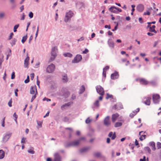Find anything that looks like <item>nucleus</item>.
<instances>
[{
    "mask_svg": "<svg viewBox=\"0 0 161 161\" xmlns=\"http://www.w3.org/2000/svg\"><path fill=\"white\" fill-rule=\"evenodd\" d=\"M57 50L56 47H54L52 48L51 56L49 59L48 62H51L53 61L55 59L56 56V51Z\"/></svg>",
    "mask_w": 161,
    "mask_h": 161,
    "instance_id": "1",
    "label": "nucleus"
},
{
    "mask_svg": "<svg viewBox=\"0 0 161 161\" xmlns=\"http://www.w3.org/2000/svg\"><path fill=\"white\" fill-rule=\"evenodd\" d=\"M30 91L31 94L34 95L31 99V101H32L36 97V95L37 93L36 86H31Z\"/></svg>",
    "mask_w": 161,
    "mask_h": 161,
    "instance_id": "2",
    "label": "nucleus"
},
{
    "mask_svg": "<svg viewBox=\"0 0 161 161\" xmlns=\"http://www.w3.org/2000/svg\"><path fill=\"white\" fill-rule=\"evenodd\" d=\"M109 10L111 12L115 14H118L122 11L120 8H117L114 6H112L109 8Z\"/></svg>",
    "mask_w": 161,
    "mask_h": 161,
    "instance_id": "3",
    "label": "nucleus"
},
{
    "mask_svg": "<svg viewBox=\"0 0 161 161\" xmlns=\"http://www.w3.org/2000/svg\"><path fill=\"white\" fill-rule=\"evenodd\" d=\"M55 65L52 64L48 65L47 68V72L48 73H52L53 72L55 69Z\"/></svg>",
    "mask_w": 161,
    "mask_h": 161,
    "instance_id": "4",
    "label": "nucleus"
},
{
    "mask_svg": "<svg viewBox=\"0 0 161 161\" xmlns=\"http://www.w3.org/2000/svg\"><path fill=\"white\" fill-rule=\"evenodd\" d=\"M74 14L72 12L69 11L67 12L64 18V21L65 22H67L73 16Z\"/></svg>",
    "mask_w": 161,
    "mask_h": 161,
    "instance_id": "5",
    "label": "nucleus"
},
{
    "mask_svg": "<svg viewBox=\"0 0 161 161\" xmlns=\"http://www.w3.org/2000/svg\"><path fill=\"white\" fill-rule=\"evenodd\" d=\"M153 100L155 103H158L159 101L160 97L158 94H154L153 95Z\"/></svg>",
    "mask_w": 161,
    "mask_h": 161,
    "instance_id": "6",
    "label": "nucleus"
},
{
    "mask_svg": "<svg viewBox=\"0 0 161 161\" xmlns=\"http://www.w3.org/2000/svg\"><path fill=\"white\" fill-rule=\"evenodd\" d=\"M97 92L101 96L104 94V91L103 89L100 86H97L96 87Z\"/></svg>",
    "mask_w": 161,
    "mask_h": 161,
    "instance_id": "7",
    "label": "nucleus"
},
{
    "mask_svg": "<svg viewBox=\"0 0 161 161\" xmlns=\"http://www.w3.org/2000/svg\"><path fill=\"white\" fill-rule=\"evenodd\" d=\"M139 135L140 136L139 139L141 141H142L146 138L147 133L146 132L141 131L139 132Z\"/></svg>",
    "mask_w": 161,
    "mask_h": 161,
    "instance_id": "8",
    "label": "nucleus"
},
{
    "mask_svg": "<svg viewBox=\"0 0 161 161\" xmlns=\"http://www.w3.org/2000/svg\"><path fill=\"white\" fill-rule=\"evenodd\" d=\"M136 80L139 81L142 85H147L149 83V82L144 79L139 78L136 79Z\"/></svg>",
    "mask_w": 161,
    "mask_h": 161,
    "instance_id": "9",
    "label": "nucleus"
},
{
    "mask_svg": "<svg viewBox=\"0 0 161 161\" xmlns=\"http://www.w3.org/2000/svg\"><path fill=\"white\" fill-rule=\"evenodd\" d=\"M123 107L122 104L119 103H116L112 107V108L114 110H120L123 108Z\"/></svg>",
    "mask_w": 161,
    "mask_h": 161,
    "instance_id": "10",
    "label": "nucleus"
},
{
    "mask_svg": "<svg viewBox=\"0 0 161 161\" xmlns=\"http://www.w3.org/2000/svg\"><path fill=\"white\" fill-rule=\"evenodd\" d=\"M119 115L117 113L112 114V120L113 122H114L119 118Z\"/></svg>",
    "mask_w": 161,
    "mask_h": 161,
    "instance_id": "11",
    "label": "nucleus"
},
{
    "mask_svg": "<svg viewBox=\"0 0 161 161\" xmlns=\"http://www.w3.org/2000/svg\"><path fill=\"white\" fill-rule=\"evenodd\" d=\"M82 59V57L80 55H77L73 60L74 63H77L80 61Z\"/></svg>",
    "mask_w": 161,
    "mask_h": 161,
    "instance_id": "12",
    "label": "nucleus"
},
{
    "mask_svg": "<svg viewBox=\"0 0 161 161\" xmlns=\"http://www.w3.org/2000/svg\"><path fill=\"white\" fill-rule=\"evenodd\" d=\"M104 124L106 126L109 125L111 124L109 117H107L105 118L104 120Z\"/></svg>",
    "mask_w": 161,
    "mask_h": 161,
    "instance_id": "13",
    "label": "nucleus"
},
{
    "mask_svg": "<svg viewBox=\"0 0 161 161\" xmlns=\"http://www.w3.org/2000/svg\"><path fill=\"white\" fill-rule=\"evenodd\" d=\"M137 10L140 12H142L144 9V6L142 4H140L137 6Z\"/></svg>",
    "mask_w": 161,
    "mask_h": 161,
    "instance_id": "14",
    "label": "nucleus"
},
{
    "mask_svg": "<svg viewBox=\"0 0 161 161\" xmlns=\"http://www.w3.org/2000/svg\"><path fill=\"white\" fill-rule=\"evenodd\" d=\"M123 122V120L122 119H120L119 121L115 123L114 124V127H117L121 126Z\"/></svg>",
    "mask_w": 161,
    "mask_h": 161,
    "instance_id": "15",
    "label": "nucleus"
},
{
    "mask_svg": "<svg viewBox=\"0 0 161 161\" xmlns=\"http://www.w3.org/2000/svg\"><path fill=\"white\" fill-rule=\"evenodd\" d=\"M151 98L147 97L144 99V103L146 105H149L151 103Z\"/></svg>",
    "mask_w": 161,
    "mask_h": 161,
    "instance_id": "16",
    "label": "nucleus"
},
{
    "mask_svg": "<svg viewBox=\"0 0 161 161\" xmlns=\"http://www.w3.org/2000/svg\"><path fill=\"white\" fill-rule=\"evenodd\" d=\"M119 75L117 72H115L112 74L111 75V78L112 79L114 80L118 78Z\"/></svg>",
    "mask_w": 161,
    "mask_h": 161,
    "instance_id": "17",
    "label": "nucleus"
},
{
    "mask_svg": "<svg viewBox=\"0 0 161 161\" xmlns=\"http://www.w3.org/2000/svg\"><path fill=\"white\" fill-rule=\"evenodd\" d=\"M108 43L109 46L112 48H114V43L111 39H109L108 41Z\"/></svg>",
    "mask_w": 161,
    "mask_h": 161,
    "instance_id": "18",
    "label": "nucleus"
},
{
    "mask_svg": "<svg viewBox=\"0 0 161 161\" xmlns=\"http://www.w3.org/2000/svg\"><path fill=\"white\" fill-rule=\"evenodd\" d=\"M108 136L110 137H111V139L112 140L115 139L116 137L115 133L114 132L113 133L112 132H110L108 134Z\"/></svg>",
    "mask_w": 161,
    "mask_h": 161,
    "instance_id": "19",
    "label": "nucleus"
},
{
    "mask_svg": "<svg viewBox=\"0 0 161 161\" xmlns=\"http://www.w3.org/2000/svg\"><path fill=\"white\" fill-rule=\"evenodd\" d=\"M84 139V138L82 137V138H80L79 140L75 141L74 142L72 143V145H73V146H77L80 143V141L81 140H83Z\"/></svg>",
    "mask_w": 161,
    "mask_h": 161,
    "instance_id": "20",
    "label": "nucleus"
},
{
    "mask_svg": "<svg viewBox=\"0 0 161 161\" xmlns=\"http://www.w3.org/2000/svg\"><path fill=\"white\" fill-rule=\"evenodd\" d=\"M54 161H60V157L58 153H56L55 154Z\"/></svg>",
    "mask_w": 161,
    "mask_h": 161,
    "instance_id": "21",
    "label": "nucleus"
},
{
    "mask_svg": "<svg viewBox=\"0 0 161 161\" xmlns=\"http://www.w3.org/2000/svg\"><path fill=\"white\" fill-rule=\"evenodd\" d=\"M29 57L27 56L25 60L24 66L25 67H27L29 64Z\"/></svg>",
    "mask_w": 161,
    "mask_h": 161,
    "instance_id": "22",
    "label": "nucleus"
},
{
    "mask_svg": "<svg viewBox=\"0 0 161 161\" xmlns=\"http://www.w3.org/2000/svg\"><path fill=\"white\" fill-rule=\"evenodd\" d=\"M149 145L151 147L152 150H155L156 149L155 144L154 142H150L149 143Z\"/></svg>",
    "mask_w": 161,
    "mask_h": 161,
    "instance_id": "23",
    "label": "nucleus"
},
{
    "mask_svg": "<svg viewBox=\"0 0 161 161\" xmlns=\"http://www.w3.org/2000/svg\"><path fill=\"white\" fill-rule=\"evenodd\" d=\"M149 29V31L150 32H154L155 33H156L157 32L155 30V25H153L152 26H150Z\"/></svg>",
    "mask_w": 161,
    "mask_h": 161,
    "instance_id": "24",
    "label": "nucleus"
},
{
    "mask_svg": "<svg viewBox=\"0 0 161 161\" xmlns=\"http://www.w3.org/2000/svg\"><path fill=\"white\" fill-rule=\"evenodd\" d=\"M4 152L3 150H0V159H2L4 157Z\"/></svg>",
    "mask_w": 161,
    "mask_h": 161,
    "instance_id": "25",
    "label": "nucleus"
},
{
    "mask_svg": "<svg viewBox=\"0 0 161 161\" xmlns=\"http://www.w3.org/2000/svg\"><path fill=\"white\" fill-rule=\"evenodd\" d=\"M70 105V103H68L62 106L61 107V108L62 110H64L65 109L66 107L69 106Z\"/></svg>",
    "mask_w": 161,
    "mask_h": 161,
    "instance_id": "26",
    "label": "nucleus"
},
{
    "mask_svg": "<svg viewBox=\"0 0 161 161\" xmlns=\"http://www.w3.org/2000/svg\"><path fill=\"white\" fill-rule=\"evenodd\" d=\"M62 80L63 82H66L68 81L67 77L66 75H65L63 76V78L62 79Z\"/></svg>",
    "mask_w": 161,
    "mask_h": 161,
    "instance_id": "27",
    "label": "nucleus"
},
{
    "mask_svg": "<svg viewBox=\"0 0 161 161\" xmlns=\"http://www.w3.org/2000/svg\"><path fill=\"white\" fill-rule=\"evenodd\" d=\"M63 55L64 57H71L72 56V55L71 53H64Z\"/></svg>",
    "mask_w": 161,
    "mask_h": 161,
    "instance_id": "28",
    "label": "nucleus"
},
{
    "mask_svg": "<svg viewBox=\"0 0 161 161\" xmlns=\"http://www.w3.org/2000/svg\"><path fill=\"white\" fill-rule=\"evenodd\" d=\"M137 111H136V112H133V114H132L131 113V114H130V116L131 117H133V116L134 115H135L137 113V112H138L140 110L139 109V108H138L137 109Z\"/></svg>",
    "mask_w": 161,
    "mask_h": 161,
    "instance_id": "29",
    "label": "nucleus"
},
{
    "mask_svg": "<svg viewBox=\"0 0 161 161\" xmlns=\"http://www.w3.org/2000/svg\"><path fill=\"white\" fill-rule=\"evenodd\" d=\"M33 149H34L33 147L31 148L28 150V152L31 154H34L35 153V152L33 150Z\"/></svg>",
    "mask_w": 161,
    "mask_h": 161,
    "instance_id": "30",
    "label": "nucleus"
},
{
    "mask_svg": "<svg viewBox=\"0 0 161 161\" xmlns=\"http://www.w3.org/2000/svg\"><path fill=\"white\" fill-rule=\"evenodd\" d=\"M27 39V36H25L23 37L22 40V42L23 43H24V42L26 41Z\"/></svg>",
    "mask_w": 161,
    "mask_h": 161,
    "instance_id": "31",
    "label": "nucleus"
},
{
    "mask_svg": "<svg viewBox=\"0 0 161 161\" xmlns=\"http://www.w3.org/2000/svg\"><path fill=\"white\" fill-rule=\"evenodd\" d=\"M94 156L96 157H100L101 156V154L99 152H97L94 153Z\"/></svg>",
    "mask_w": 161,
    "mask_h": 161,
    "instance_id": "32",
    "label": "nucleus"
},
{
    "mask_svg": "<svg viewBox=\"0 0 161 161\" xmlns=\"http://www.w3.org/2000/svg\"><path fill=\"white\" fill-rule=\"evenodd\" d=\"M19 25V24H17L16 25H15L14 27V32H15L17 31V29L18 28Z\"/></svg>",
    "mask_w": 161,
    "mask_h": 161,
    "instance_id": "33",
    "label": "nucleus"
},
{
    "mask_svg": "<svg viewBox=\"0 0 161 161\" xmlns=\"http://www.w3.org/2000/svg\"><path fill=\"white\" fill-rule=\"evenodd\" d=\"M145 150L146 151H147L149 153H150L151 152V150L148 147H146L145 148Z\"/></svg>",
    "mask_w": 161,
    "mask_h": 161,
    "instance_id": "34",
    "label": "nucleus"
},
{
    "mask_svg": "<svg viewBox=\"0 0 161 161\" xmlns=\"http://www.w3.org/2000/svg\"><path fill=\"white\" fill-rule=\"evenodd\" d=\"M145 15H149L150 14V12L149 11H147L146 12H144L143 14Z\"/></svg>",
    "mask_w": 161,
    "mask_h": 161,
    "instance_id": "35",
    "label": "nucleus"
},
{
    "mask_svg": "<svg viewBox=\"0 0 161 161\" xmlns=\"http://www.w3.org/2000/svg\"><path fill=\"white\" fill-rule=\"evenodd\" d=\"M113 97V96L111 95H110L109 94H107L106 97V98L108 99L109 98H111Z\"/></svg>",
    "mask_w": 161,
    "mask_h": 161,
    "instance_id": "36",
    "label": "nucleus"
},
{
    "mask_svg": "<svg viewBox=\"0 0 161 161\" xmlns=\"http://www.w3.org/2000/svg\"><path fill=\"white\" fill-rule=\"evenodd\" d=\"M140 161H148V158L146 159V157L145 156H144L143 159L141 158L140 159Z\"/></svg>",
    "mask_w": 161,
    "mask_h": 161,
    "instance_id": "37",
    "label": "nucleus"
},
{
    "mask_svg": "<svg viewBox=\"0 0 161 161\" xmlns=\"http://www.w3.org/2000/svg\"><path fill=\"white\" fill-rule=\"evenodd\" d=\"M94 105L95 107H98L99 105V101L98 100L96 101L94 103Z\"/></svg>",
    "mask_w": 161,
    "mask_h": 161,
    "instance_id": "38",
    "label": "nucleus"
},
{
    "mask_svg": "<svg viewBox=\"0 0 161 161\" xmlns=\"http://www.w3.org/2000/svg\"><path fill=\"white\" fill-rule=\"evenodd\" d=\"M30 81L29 80V76H27V78L26 80H25V82L26 83H28Z\"/></svg>",
    "mask_w": 161,
    "mask_h": 161,
    "instance_id": "39",
    "label": "nucleus"
},
{
    "mask_svg": "<svg viewBox=\"0 0 161 161\" xmlns=\"http://www.w3.org/2000/svg\"><path fill=\"white\" fill-rule=\"evenodd\" d=\"M34 73H31L30 75V77L31 79L32 80L33 79V78L34 77Z\"/></svg>",
    "mask_w": 161,
    "mask_h": 161,
    "instance_id": "40",
    "label": "nucleus"
},
{
    "mask_svg": "<svg viewBox=\"0 0 161 161\" xmlns=\"http://www.w3.org/2000/svg\"><path fill=\"white\" fill-rule=\"evenodd\" d=\"M157 147L158 148H161V143L159 142H158L157 143Z\"/></svg>",
    "mask_w": 161,
    "mask_h": 161,
    "instance_id": "41",
    "label": "nucleus"
},
{
    "mask_svg": "<svg viewBox=\"0 0 161 161\" xmlns=\"http://www.w3.org/2000/svg\"><path fill=\"white\" fill-rule=\"evenodd\" d=\"M91 121V119L89 118H87L86 120V123L87 124L89 123Z\"/></svg>",
    "mask_w": 161,
    "mask_h": 161,
    "instance_id": "42",
    "label": "nucleus"
},
{
    "mask_svg": "<svg viewBox=\"0 0 161 161\" xmlns=\"http://www.w3.org/2000/svg\"><path fill=\"white\" fill-rule=\"evenodd\" d=\"M81 91L82 92H83L85 91V87L84 86H81Z\"/></svg>",
    "mask_w": 161,
    "mask_h": 161,
    "instance_id": "43",
    "label": "nucleus"
},
{
    "mask_svg": "<svg viewBox=\"0 0 161 161\" xmlns=\"http://www.w3.org/2000/svg\"><path fill=\"white\" fill-rule=\"evenodd\" d=\"M15 77V73L14 72H13L11 75V79H14Z\"/></svg>",
    "mask_w": 161,
    "mask_h": 161,
    "instance_id": "44",
    "label": "nucleus"
},
{
    "mask_svg": "<svg viewBox=\"0 0 161 161\" xmlns=\"http://www.w3.org/2000/svg\"><path fill=\"white\" fill-rule=\"evenodd\" d=\"M12 99H11L8 103V105L9 107H11L12 106Z\"/></svg>",
    "mask_w": 161,
    "mask_h": 161,
    "instance_id": "45",
    "label": "nucleus"
},
{
    "mask_svg": "<svg viewBox=\"0 0 161 161\" xmlns=\"http://www.w3.org/2000/svg\"><path fill=\"white\" fill-rule=\"evenodd\" d=\"M26 140V138H25L23 137L21 140V143H25V141Z\"/></svg>",
    "mask_w": 161,
    "mask_h": 161,
    "instance_id": "46",
    "label": "nucleus"
},
{
    "mask_svg": "<svg viewBox=\"0 0 161 161\" xmlns=\"http://www.w3.org/2000/svg\"><path fill=\"white\" fill-rule=\"evenodd\" d=\"M14 35V34L13 32L11 33L10 36L8 38L9 40H10L13 37Z\"/></svg>",
    "mask_w": 161,
    "mask_h": 161,
    "instance_id": "47",
    "label": "nucleus"
},
{
    "mask_svg": "<svg viewBox=\"0 0 161 161\" xmlns=\"http://www.w3.org/2000/svg\"><path fill=\"white\" fill-rule=\"evenodd\" d=\"M33 13L32 12H31L29 14V16L30 18H32L33 17Z\"/></svg>",
    "mask_w": 161,
    "mask_h": 161,
    "instance_id": "48",
    "label": "nucleus"
},
{
    "mask_svg": "<svg viewBox=\"0 0 161 161\" xmlns=\"http://www.w3.org/2000/svg\"><path fill=\"white\" fill-rule=\"evenodd\" d=\"M131 7L132 8V12H134L135 10V5H131Z\"/></svg>",
    "mask_w": 161,
    "mask_h": 161,
    "instance_id": "49",
    "label": "nucleus"
},
{
    "mask_svg": "<svg viewBox=\"0 0 161 161\" xmlns=\"http://www.w3.org/2000/svg\"><path fill=\"white\" fill-rule=\"evenodd\" d=\"M13 116L15 118V120L16 121V120H17V117H18V116L17 115H16V114L15 113H14V114L13 115Z\"/></svg>",
    "mask_w": 161,
    "mask_h": 161,
    "instance_id": "50",
    "label": "nucleus"
},
{
    "mask_svg": "<svg viewBox=\"0 0 161 161\" xmlns=\"http://www.w3.org/2000/svg\"><path fill=\"white\" fill-rule=\"evenodd\" d=\"M109 68V67L108 66H106L103 69V71H106L108 70Z\"/></svg>",
    "mask_w": 161,
    "mask_h": 161,
    "instance_id": "51",
    "label": "nucleus"
},
{
    "mask_svg": "<svg viewBox=\"0 0 161 161\" xmlns=\"http://www.w3.org/2000/svg\"><path fill=\"white\" fill-rule=\"evenodd\" d=\"M155 21H153L152 22H148V25L147 27H150V24H155Z\"/></svg>",
    "mask_w": 161,
    "mask_h": 161,
    "instance_id": "52",
    "label": "nucleus"
},
{
    "mask_svg": "<svg viewBox=\"0 0 161 161\" xmlns=\"http://www.w3.org/2000/svg\"><path fill=\"white\" fill-rule=\"evenodd\" d=\"M135 144L136 146H138V147L139 146V143L137 140H135Z\"/></svg>",
    "mask_w": 161,
    "mask_h": 161,
    "instance_id": "53",
    "label": "nucleus"
},
{
    "mask_svg": "<svg viewBox=\"0 0 161 161\" xmlns=\"http://www.w3.org/2000/svg\"><path fill=\"white\" fill-rule=\"evenodd\" d=\"M5 119V117L3 118L2 122V126L3 127H4Z\"/></svg>",
    "mask_w": 161,
    "mask_h": 161,
    "instance_id": "54",
    "label": "nucleus"
},
{
    "mask_svg": "<svg viewBox=\"0 0 161 161\" xmlns=\"http://www.w3.org/2000/svg\"><path fill=\"white\" fill-rule=\"evenodd\" d=\"M88 52V50L87 49H86L83 52V53H86Z\"/></svg>",
    "mask_w": 161,
    "mask_h": 161,
    "instance_id": "55",
    "label": "nucleus"
},
{
    "mask_svg": "<svg viewBox=\"0 0 161 161\" xmlns=\"http://www.w3.org/2000/svg\"><path fill=\"white\" fill-rule=\"evenodd\" d=\"M18 92V89H16L15 90V96L16 97L18 96V93L17 92Z\"/></svg>",
    "mask_w": 161,
    "mask_h": 161,
    "instance_id": "56",
    "label": "nucleus"
},
{
    "mask_svg": "<svg viewBox=\"0 0 161 161\" xmlns=\"http://www.w3.org/2000/svg\"><path fill=\"white\" fill-rule=\"evenodd\" d=\"M103 76L104 77H106V71L103 70Z\"/></svg>",
    "mask_w": 161,
    "mask_h": 161,
    "instance_id": "57",
    "label": "nucleus"
},
{
    "mask_svg": "<svg viewBox=\"0 0 161 161\" xmlns=\"http://www.w3.org/2000/svg\"><path fill=\"white\" fill-rule=\"evenodd\" d=\"M108 34L109 36H111L113 34V33L110 31H109L108 32Z\"/></svg>",
    "mask_w": 161,
    "mask_h": 161,
    "instance_id": "58",
    "label": "nucleus"
},
{
    "mask_svg": "<svg viewBox=\"0 0 161 161\" xmlns=\"http://www.w3.org/2000/svg\"><path fill=\"white\" fill-rule=\"evenodd\" d=\"M43 100L45 101V100H46L47 101H51V99H48V98H44L43 99Z\"/></svg>",
    "mask_w": 161,
    "mask_h": 161,
    "instance_id": "59",
    "label": "nucleus"
},
{
    "mask_svg": "<svg viewBox=\"0 0 161 161\" xmlns=\"http://www.w3.org/2000/svg\"><path fill=\"white\" fill-rule=\"evenodd\" d=\"M105 28H108L109 29H111V27H110V26L109 25H105Z\"/></svg>",
    "mask_w": 161,
    "mask_h": 161,
    "instance_id": "60",
    "label": "nucleus"
},
{
    "mask_svg": "<svg viewBox=\"0 0 161 161\" xmlns=\"http://www.w3.org/2000/svg\"><path fill=\"white\" fill-rule=\"evenodd\" d=\"M140 55V56L142 57H144L146 55V54L145 53H141Z\"/></svg>",
    "mask_w": 161,
    "mask_h": 161,
    "instance_id": "61",
    "label": "nucleus"
},
{
    "mask_svg": "<svg viewBox=\"0 0 161 161\" xmlns=\"http://www.w3.org/2000/svg\"><path fill=\"white\" fill-rule=\"evenodd\" d=\"M33 36H31L30 37V39H29V42H30L32 40V39H33Z\"/></svg>",
    "mask_w": 161,
    "mask_h": 161,
    "instance_id": "62",
    "label": "nucleus"
},
{
    "mask_svg": "<svg viewBox=\"0 0 161 161\" xmlns=\"http://www.w3.org/2000/svg\"><path fill=\"white\" fill-rule=\"evenodd\" d=\"M110 142V139L109 138H108L107 139V142L108 143H109Z\"/></svg>",
    "mask_w": 161,
    "mask_h": 161,
    "instance_id": "63",
    "label": "nucleus"
},
{
    "mask_svg": "<svg viewBox=\"0 0 161 161\" xmlns=\"http://www.w3.org/2000/svg\"><path fill=\"white\" fill-rule=\"evenodd\" d=\"M159 110L160 111V112H159L158 113V115L161 114V108H160L159 109Z\"/></svg>",
    "mask_w": 161,
    "mask_h": 161,
    "instance_id": "64",
    "label": "nucleus"
}]
</instances>
